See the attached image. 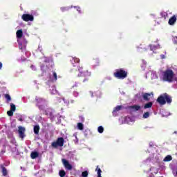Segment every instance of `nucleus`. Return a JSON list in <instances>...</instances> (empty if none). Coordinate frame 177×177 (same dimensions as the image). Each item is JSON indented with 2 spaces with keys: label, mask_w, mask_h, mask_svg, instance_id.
<instances>
[{
  "label": "nucleus",
  "mask_w": 177,
  "mask_h": 177,
  "mask_svg": "<svg viewBox=\"0 0 177 177\" xmlns=\"http://www.w3.org/2000/svg\"><path fill=\"white\" fill-rule=\"evenodd\" d=\"M113 75L115 78H118V80H124L128 77V72L122 68L117 69L113 73Z\"/></svg>",
  "instance_id": "nucleus-4"
},
{
  "label": "nucleus",
  "mask_w": 177,
  "mask_h": 177,
  "mask_svg": "<svg viewBox=\"0 0 177 177\" xmlns=\"http://www.w3.org/2000/svg\"><path fill=\"white\" fill-rule=\"evenodd\" d=\"M24 132H26V128L19 126L18 127V133L19 135V138H21V139H24L26 135L24 134Z\"/></svg>",
  "instance_id": "nucleus-6"
},
{
  "label": "nucleus",
  "mask_w": 177,
  "mask_h": 177,
  "mask_svg": "<svg viewBox=\"0 0 177 177\" xmlns=\"http://www.w3.org/2000/svg\"><path fill=\"white\" fill-rule=\"evenodd\" d=\"M57 141L60 145V147H63V146H64V138H63V137L58 138Z\"/></svg>",
  "instance_id": "nucleus-12"
},
{
  "label": "nucleus",
  "mask_w": 177,
  "mask_h": 177,
  "mask_svg": "<svg viewBox=\"0 0 177 177\" xmlns=\"http://www.w3.org/2000/svg\"><path fill=\"white\" fill-rule=\"evenodd\" d=\"M13 113H15V111H10V110L7 111V114H8V117H12Z\"/></svg>",
  "instance_id": "nucleus-32"
},
{
  "label": "nucleus",
  "mask_w": 177,
  "mask_h": 177,
  "mask_svg": "<svg viewBox=\"0 0 177 177\" xmlns=\"http://www.w3.org/2000/svg\"><path fill=\"white\" fill-rule=\"evenodd\" d=\"M10 111H16V105H15V104H13V103L10 104Z\"/></svg>",
  "instance_id": "nucleus-24"
},
{
  "label": "nucleus",
  "mask_w": 177,
  "mask_h": 177,
  "mask_svg": "<svg viewBox=\"0 0 177 177\" xmlns=\"http://www.w3.org/2000/svg\"><path fill=\"white\" fill-rule=\"evenodd\" d=\"M17 38L18 39H20L23 37V30H18L17 31Z\"/></svg>",
  "instance_id": "nucleus-15"
},
{
  "label": "nucleus",
  "mask_w": 177,
  "mask_h": 177,
  "mask_svg": "<svg viewBox=\"0 0 177 177\" xmlns=\"http://www.w3.org/2000/svg\"><path fill=\"white\" fill-rule=\"evenodd\" d=\"M153 107V102H149L144 105V109H151Z\"/></svg>",
  "instance_id": "nucleus-18"
},
{
  "label": "nucleus",
  "mask_w": 177,
  "mask_h": 177,
  "mask_svg": "<svg viewBox=\"0 0 177 177\" xmlns=\"http://www.w3.org/2000/svg\"><path fill=\"white\" fill-rule=\"evenodd\" d=\"M150 96L153 97V93H145L142 95V98L146 102H150Z\"/></svg>",
  "instance_id": "nucleus-9"
},
{
  "label": "nucleus",
  "mask_w": 177,
  "mask_h": 177,
  "mask_svg": "<svg viewBox=\"0 0 177 177\" xmlns=\"http://www.w3.org/2000/svg\"><path fill=\"white\" fill-rule=\"evenodd\" d=\"M30 68H32V69H33V70H34V68H35L34 65H31V66H30Z\"/></svg>",
  "instance_id": "nucleus-38"
},
{
  "label": "nucleus",
  "mask_w": 177,
  "mask_h": 177,
  "mask_svg": "<svg viewBox=\"0 0 177 177\" xmlns=\"http://www.w3.org/2000/svg\"><path fill=\"white\" fill-rule=\"evenodd\" d=\"M36 100H37V104H39L40 103H44L45 102V100L42 98H39V99H37Z\"/></svg>",
  "instance_id": "nucleus-29"
},
{
  "label": "nucleus",
  "mask_w": 177,
  "mask_h": 177,
  "mask_svg": "<svg viewBox=\"0 0 177 177\" xmlns=\"http://www.w3.org/2000/svg\"><path fill=\"white\" fill-rule=\"evenodd\" d=\"M121 109H122V106H118L115 108V109L113 110V111H120V110H121Z\"/></svg>",
  "instance_id": "nucleus-35"
},
{
  "label": "nucleus",
  "mask_w": 177,
  "mask_h": 177,
  "mask_svg": "<svg viewBox=\"0 0 177 177\" xmlns=\"http://www.w3.org/2000/svg\"><path fill=\"white\" fill-rule=\"evenodd\" d=\"M73 93H74V95H75V93H77V92H74Z\"/></svg>",
  "instance_id": "nucleus-42"
},
{
  "label": "nucleus",
  "mask_w": 177,
  "mask_h": 177,
  "mask_svg": "<svg viewBox=\"0 0 177 177\" xmlns=\"http://www.w3.org/2000/svg\"><path fill=\"white\" fill-rule=\"evenodd\" d=\"M165 57L164 55H162V59H164Z\"/></svg>",
  "instance_id": "nucleus-40"
},
{
  "label": "nucleus",
  "mask_w": 177,
  "mask_h": 177,
  "mask_svg": "<svg viewBox=\"0 0 177 177\" xmlns=\"http://www.w3.org/2000/svg\"><path fill=\"white\" fill-rule=\"evenodd\" d=\"M68 9H70V8H68V7H61V8H60L62 12H67V10H68Z\"/></svg>",
  "instance_id": "nucleus-30"
},
{
  "label": "nucleus",
  "mask_w": 177,
  "mask_h": 177,
  "mask_svg": "<svg viewBox=\"0 0 177 177\" xmlns=\"http://www.w3.org/2000/svg\"><path fill=\"white\" fill-rule=\"evenodd\" d=\"M19 121H23V119H21H21H19Z\"/></svg>",
  "instance_id": "nucleus-41"
},
{
  "label": "nucleus",
  "mask_w": 177,
  "mask_h": 177,
  "mask_svg": "<svg viewBox=\"0 0 177 177\" xmlns=\"http://www.w3.org/2000/svg\"><path fill=\"white\" fill-rule=\"evenodd\" d=\"M175 73L172 69H167L162 73V79L165 82H173Z\"/></svg>",
  "instance_id": "nucleus-1"
},
{
  "label": "nucleus",
  "mask_w": 177,
  "mask_h": 177,
  "mask_svg": "<svg viewBox=\"0 0 177 177\" xmlns=\"http://www.w3.org/2000/svg\"><path fill=\"white\" fill-rule=\"evenodd\" d=\"M95 171H97V175L102 174V169H100V168H99V166H97Z\"/></svg>",
  "instance_id": "nucleus-34"
},
{
  "label": "nucleus",
  "mask_w": 177,
  "mask_h": 177,
  "mask_svg": "<svg viewBox=\"0 0 177 177\" xmlns=\"http://www.w3.org/2000/svg\"><path fill=\"white\" fill-rule=\"evenodd\" d=\"M51 146L54 149H57V147H60V145H59L57 140L55 142H53Z\"/></svg>",
  "instance_id": "nucleus-20"
},
{
  "label": "nucleus",
  "mask_w": 177,
  "mask_h": 177,
  "mask_svg": "<svg viewBox=\"0 0 177 177\" xmlns=\"http://www.w3.org/2000/svg\"><path fill=\"white\" fill-rule=\"evenodd\" d=\"M53 77L55 81H57V73H56V72L55 71L53 72Z\"/></svg>",
  "instance_id": "nucleus-31"
},
{
  "label": "nucleus",
  "mask_w": 177,
  "mask_h": 177,
  "mask_svg": "<svg viewBox=\"0 0 177 177\" xmlns=\"http://www.w3.org/2000/svg\"><path fill=\"white\" fill-rule=\"evenodd\" d=\"M171 160H172V156H171V155L167 156L164 158V160H163V161H165V162H168V161H171Z\"/></svg>",
  "instance_id": "nucleus-21"
},
{
  "label": "nucleus",
  "mask_w": 177,
  "mask_h": 177,
  "mask_svg": "<svg viewBox=\"0 0 177 177\" xmlns=\"http://www.w3.org/2000/svg\"><path fill=\"white\" fill-rule=\"evenodd\" d=\"M59 175L60 177L66 176V171L64 170H60L59 172Z\"/></svg>",
  "instance_id": "nucleus-23"
},
{
  "label": "nucleus",
  "mask_w": 177,
  "mask_h": 177,
  "mask_svg": "<svg viewBox=\"0 0 177 177\" xmlns=\"http://www.w3.org/2000/svg\"><path fill=\"white\" fill-rule=\"evenodd\" d=\"M150 50L152 52H154V50H157V49L160 48V46H156V45H149Z\"/></svg>",
  "instance_id": "nucleus-17"
},
{
  "label": "nucleus",
  "mask_w": 177,
  "mask_h": 177,
  "mask_svg": "<svg viewBox=\"0 0 177 177\" xmlns=\"http://www.w3.org/2000/svg\"><path fill=\"white\" fill-rule=\"evenodd\" d=\"M3 66V64H2V62H0V70L2 69V66Z\"/></svg>",
  "instance_id": "nucleus-37"
},
{
  "label": "nucleus",
  "mask_w": 177,
  "mask_h": 177,
  "mask_svg": "<svg viewBox=\"0 0 177 177\" xmlns=\"http://www.w3.org/2000/svg\"><path fill=\"white\" fill-rule=\"evenodd\" d=\"M5 98L6 99L7 102H10V100H12V97L9 94H6Z\"/></svg>",
  "instance_id": "nucleus-25"
},
{
  "label": "nucleus",
  "mask_w": 177,
  "mask_h": 177,
  "mask_svg": "<svg viewBox=\"0 0 177 177\" xmlns=\"http://www.w3.org/2000/svg\"><path fill=\"white\" fill-rule=\"evenodd\" d=\"M157 102L160 104V106H164L167 103L171 104L172 103V97H171L167 93H164L160 95L156 100Z\"/></svg>",
  "instance_id": "nucleus-3"
},
{
  "label": "nucleus",
  "mask_w": 177,
  "mask_h": 177,
  "mask_svg": "<svg viewBox=\"0 0 177 177\" xmlns=\"http://www.w3.org/2000/svg\"><path fill=\"white\" fill-rule=\"evenodd\" d=\"M62 164H64V167L66 168V169H68L69 171H71L73 169V165L68 162V160L66 159L62 160Z\"/></svg>",
  "instance_id": "nucleus-7"
},
{
  "label": "nucleus",
  "mask_w": 177,
  "mask_h": 177,
  "mask_svg": "<svg viewBox=\"0 0 177 177\" xmlns=\"http://www.w3.org/2000/svg\"><path fill=\"white\" fill-rule=\"evenodd\" d=\"M94 63L95 64V66H99L100 63V60L97 58L94 59Z\"/></svg>",
  "instance_id": "nucleus-33"
},
{
  "label": "nucleus",
  "mask_w": 177,
  "mask_h": 177,
  "mask_svg": "<svg viewBox=\"0 0 177 177\" xmlns=\"http://www.w3.org/2000/svg\"><path fill=\"white\" fill-rule=\"evenodd\" d=\"M76 73H77V77L83 78V82H88L89 81V77H91V72L89 71H84V68L80 66L78 71H76Z\"/></svg>",
  "instance_id": "nucleus-2"
},
{
  "label": "nucleus",
  "mask_w": 177,
  "mask_h": 177,
  "mask_svg": "<svg viewBox=\"0 0 177 177\" xmlns=\"http://www.w3.org/2000/svg\"><path fill=\"white\" fill-rule=\"evenodd\" d=\"M176 23V16L174 15L169 19V26H174Z\"/></svg>",
  "instance_id": "nucleus-10"
},
{
  "label": "nucleus",
  "mask_w": 177,
  "mask_h": 177,
  "mask_svg": "<svg viewBox=\"0 0 177 177\" xmlns=\"http://www.w3.org/2000/svg\"><path fill=\"white\" fill-rule=\"evenodd\" d=\"M130 109H131V110H133L134 111H139V110H140V106L139 105L130 106Z\"/></svg>",
  "instance_id": "nucleus-16"
},
{
  "label": "nucleus",
  "mask_w": 177,
  "mask_h": 177,
  "mask_svg": "<svg viewBox=\"0 0 177 177\" xmlns=\"http://www.w3.org/2000/svg\"><path fill=\"white\" fill-rule=\"evenodd\" d=\"M1 168L2 169L3 176H6L8 175V170L6 169V167L1 165Z\"/></svg>",
  "instance_id": "nucleus-14"
},
{
  "label": "nucleus",
  "mask_w": 177,
  "mask_h": 177,
  "mask_svg": "<svg viewBox=\"0 0 177 177\" xmlns=\"http://www.w3.org/2000/svg\"><path fill=\"white\" fill-rule=\"evenodd\" d=\"M82 177H88V171H84L82 173Z\"/></svg>",
  "instance_id": "nucleus-36"
},
{
  "label": "nucleus",
  "mask_w": 177,
  "mask_h": 177,
  "mask_svg": "<svg viewBox=\"0 0 177 177\" xmlns=\"http://www.w3.org/2000/svg\"><path fill=\"white\" fill-rule=\"evenodd\" d=\"M149 117H150V113H149V112L144 113V114L142 115L143 118H149Z\"/></svg>",
  "instance_id": "nucleus-26"
},
{
  "label": "nucleus",
  "mask_w": 177,
  "mask_h": 177,
  "mask_svg": "<svg viewBox=\"0 0 177 177\" xmlns=\"http://www.w3.org/2000/svg\"><path fill=\"white\" fill-rule=\"evenodd\" d=\"M70 60H71L72 64H74V63H80V58L71 57V59Z\"/></svg>",
  "instance_id": "nucleus-19"
},
{
  "label": "nucleus",
  "mask_w": 177,
  "mask_h": 177,
  "mask_svg": "<svg viewBox=\"0 0 177 177\" xmlns=\"http://www.w3.org/2000/svg\"><path fill=\"white\" fill-rule=\"evenodd\" d=\"M97 131H98L99 133H103L104 129L103 128V127L100 126L97 129Z\"/></svg>",
  "instance_id": "nucleus-27"
},
{
  "label": "nucleus",
  "mask_w": 177,
  "mask_h": 177,
  "mask_svg": "<svg viewBox=\"0 0 177 177\" xmlns=\"http://www.w3.org/2000/svg\"><path fill=\"white\" fill-rule=\"evenodd\" d=\"M18 41V45H19V49L21 50H23V49H26V45H27V41L26 39H24V41H20V40Z\"/></svg>",
  "instance_id": "nucleus-8"
},
{
  "label": "nucleus",
  "mask_w": 177,
  "mask_h": 177,
  "mask_svg": "<svg viewBox=\"0 0 177 177\" xmlns=\"http://www.w3.org/2000/svg\"><path fill=\"white\" fill-rule=\"evenodd\" d=\"M39 129H40V127L38 124H36L34 126L33 131L35 135H39Z\"/></svg>",
  "instance_id": "nucleus-11"
},
{
  "label": "nucleus",
  "mask_w": 177,
  "mask_h": 177,
  "mask_svg": "<svg viewBox=\"0 0 177 177\" xmlns=\"http://www.w3.org/2000/svg\"><path fill=\"white\" fill-rule=\"evenodd\" d=\"M97 177H102V174H97Z\"/></svg>",
  "instance_id": "nucleus-39"
},
{
  "label": "nucleus",
  "mask_w": 177,
  "mask_h": 177,
  "mask_svg": "<svg viewBox=\"0 0 177 177\" xmlns=\"http://www.w3.org/2000/svg\"><path fill=\"white\" fill-rule=\"evenodd\" d=\"M21 19L24 21H34V16L30 14H24Z\"/></svg>",
  "instance_id": "nucleus-5"
},
{
  "label": "nucleus",
  "mask_w": 177,
  "mask_h": 177,
  "mask_svg": "<svg viewBox=\"0 0 177 177\" xmlns=\"http://www.w3.org/2000/svg\"><path fill=\"white\" fill-rule=\"evenodd\" d=\"M160 16L163 19H167V16H168V14L167 12H160Z\"/></svg>",
  "instance_id": "nucleus-28"
},
{
  "label": "nucleus",
  "mask_w": 177,
  "mask_h": 177,
  "mask_svg": "<svg viewBox=\"0 0 177 177\" xmlns=\"http://www.w3.org/2000/svg\"><path fill=\"white\" fill-rule=\"evenodd\" d=\"M30 157L32 160H35V158H37V157H39V153L37 151H32L30 153Z\"/></svg>",
  "instance_id": "nucleus-13"
},
{
  "label": "nucleus",
  "mask_w": 177,
  "mask_h": 177,
  "mask_svg": "<svg viewBox=\"0 0 177 177\" xmlns=\"http://www.w3.org/2000/svg\"><path fill=\"white\" fill-rule=\"evenodd\" d=\"M77 128L80 129V131L84 130V124L81 122L77 123Z\"/></svg>",
  "instance_id": "nucleus-22"
}]
</instances>
